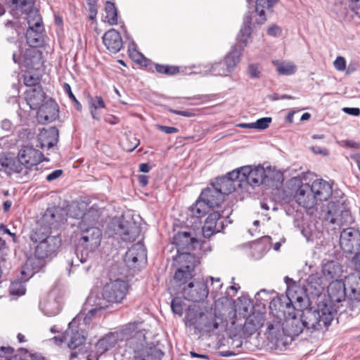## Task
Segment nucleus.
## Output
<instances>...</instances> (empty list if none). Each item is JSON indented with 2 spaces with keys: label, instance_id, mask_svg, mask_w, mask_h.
I'll list each match as a JSON object with an SVG mask.
<instances>
[{
  "label": "nucleus",
  "instance_id": "obj_1",
  "mask_svg": "<svg viewBox=\"0 0 360 360\" xmlns=\"http://www.w3.org/2000/svg\"><path fill=\"white\" fill-rule=\"evenodd\" d=\"M140 324L136 322L129 323L99 339L95 345L96 354L94 356V360H98L99 355L124 341L126 352L130 354L129 360H161L164 352L159 345L146 343V334L139 328ZM86 360H93L91 356L89 355Z\"/></svg>",
  "mask_w": 360,
  "mask_h": 360
},
{
  "label": "nucleus",
  "instance_id": "obj_2",
  "mask_svg": "<svg viewBox=\"0 0 360 360\" xmlns=\"http://www.w3.org/2000/svg\"><path fill=\"white\" fill-rule=\"evenodd\" d=\"M327 292L328 301L321 304L331 309L334 316L343 307L344 302H347L351 316L360 312V276L351 274L345 281H333L328 286Z\"/></svg>",
  "mask_w": 360,
  "mask_h": 360
},
{
  "label": "nucleus",
  "instance_id": "obj_3",
  "mask_svg": "<svg viewBox=\"0 0 360 360\" xmlns=\"http://www.w3.org/2000/svg\"><path fill=\"white\" fill-rule=\"evenodd\" d=\"M102 231L96 226L79 224L75 232V257L68 261L72 269L88 272L91 267L93 255L101 245Z\"/></svg>",
  "mask_w": 360,
  "mask_h": 360
},
{
  "label": "nucleus",
  "instance_id": "obj_4",
  "mask_svg": "<svg viewBox=\"0 0 360 360\" xmlns=\"http://www.w3.org/2000/svg\"><path fill=\"white\" fill-rule=\"evenodd\" d=\"M129 291L128 283L121 278H110L103 288L101 295L91 292L86 301V307H91L84 316V324H89L91 320L101 316L103 311L112 304L121 303L126 297Z\"/></svg>",
  "mask_w": 360,
  "mask_h": 360
},
{
  "label": "nucleus",
  "instance_id": "obj_5",
  "mask_svg": "<svg viewBox=\"0 0 360 360\" xmlns=\"http://www.w3.org/2000/svg\"><path fill=\"white\" fill-rule=\"evenodd\" d=\"M105 233L109 237L118 236L123 241H134L141 233V225L134 216L126 215L112 219L107 225Z\"/></svg>",
  "mask_w": 360,
  "mask_h": 360
},
{
  "label": "nucleus",
  "instance_id": "obj_6",
  "mask_svg": "<svg viewBox=\"0 0 360 360\" xmlns=\"http://www.w3.org/2000/svg\"><path fill=\"white\" fill-rule=\"evenodd\" d=\"M334 316L333 310L321 303L318 304L316 309L305 308L302 310L300 314L301 321L304 322L305 328L315 330L328 328Z\"/></svg>",
  "mask_w": 360,
  "mask_h": 360
},
{
  "label": "nucleus",
  "instance_id": "obj_7",
  "mask_svg": "<svg viewBox=\"0 0 360 360\" xmlns=\"http://www.w3.org/2000/svg\"><path fill=\"white\" fill-rule=\"evenodd\" d=\"M224 200V195L211 183L202 191L198 200L191 207V212L193 217L201 218L210 208L219 207Z\"/></svg>",
  "mask_w": 360,
  "mask_h": 360
},
{
  "label": "nucleus",
  "instance_id": "obj_8",
  "mask_svg": "<svg viewBox=\"0 0 360 360\" xmlns=\"http://www.w3.org/2000/svg\"><path fill=\"white\" fill-rule=\"evenodd\" d=\"M284 281L287 285L286 295L272 299L270 301L269 308L272 311H275L277 316H279V313H281L285 317L289 311L295 309L292 304L293 301L296 300L300 302L302 298L297 295V290L299 289L300 291L301 290L292 278L286 276Z\"/></svg>",
  "mask_w": 360,
  "mask_h": 360
},
{
  "label": "nucleus",
  "instance_id": "obj_9",
  "mask_svg": "<svg viewBox=\"0 0 360 360\" xmlns=\"http://www.w3.org/2000/svg\"><path fill=\"white\" fill-rule=\"evenodd\" d=\"M347 201L342 193L339 199L333 198L328 205V210L324 217L325 220L338 226L351 224L353 220Z\"/></svg>",
  "mask_w": 360,
  "mask_h": 360
},
{
  "label": "nucleus",
  "instance_id": "obj_10",
  "mask_svg": "<svg viewBox=\"0 0 360 360\" xmlns=\"http://www.w3.org/2000/svg\"><path fill=\"white\" fill-rule=\"evenodd\" d=\"M83 316L82 314H79L77 317L72 319L68 323V328L60 337L55 336L53 340L56 343L60 344L63 342H68V347L71 350L78 349L79 352H82V345L86 339V333L82 327V323H77V319Z\"/></svg>",
  "mask_w": 360,
  "mask_h": 360
},
{
  "label": "nucleus",
  "instance_id": "obj_11",
  "mask_svg": "<svg viewBox=\"0 0 360 360\" xmlns=\"http://www.w3.org/2000/svg\"><path fill=\"white\" fill-rule=\"evenodd\" d=\"M253 1L254 0H250V2L247 1L248 5ZM265 0H256L255 13L253 11H249L244 16L243 26L237 37L238 40L244 45L247 44L255 24L262 25L266 20L262 6Z\"/></svg>",
  "mask_w": 360,
  "mask_h": 360
},
{
  "label": "nucleus",
  "instance_id": "obj_12",
  "mask_svg": "<svg viewBox=\"0 0 360 360\" xmlns=\"http://www.w3.org/2000/svg\"><path fill=\"white\" fill-rule=\"evenodd\" d=\"M173 244L175 245L177 252L179 253V258L181 262L194 260L195 257L190 254V252L201 248L203 245L191 231H179L176 233L173 237Z\"/></svg>",
  "mask_w": 360,
  "mask_h": 360
},
{
  "label": "nucleus",
  "instance_id": "obj_13",
  "mask_svg": "<svg viewBox=\"0 0 360 360\" xmlns=\"http://www.w3.org/2000/svg\"><path fill=\"white\" fill-rule=\"evenodd\" d=\"M292 194L295 202L300 206L311 209L315 206L317 201L309 184H303L300 178H292L289 181Z\"/></svg>",
  "mask_w": 360,
  "mask_h": 360
},
{
  "label": "nucleus",
  "instance_id": "obj_14",
  "mask_svg": "<svg viewBox=\"0 0 360 360\" xmlns=\"http://www.w3.org/2000/svg\"><path fill=\"white\" fill-rule=\"evenodd\" d=\"M244 176V182H247L250 186L255 187L260 184H264L266 186H274L275 180L274 172L271 169L266 170L263 167L257 166L252 168L247 165L242 167Z\"/></svg>",
  "mask_w": 360,
  "mask_h": 360
},
{
  "label": "nucleus",
  "instance_id": "obj_15",
  "mask_svg": "<svg viewBox=\"0 0 360 360\" xmlns=\"http://www.w3.org/2000/svg\"><path fill=\"white\" fill-rule=\"evenodd\" d=\"M11 6L14 8L20 9L22 13L27 15V21L28 29L26 35L28 37L34 31L38 32V29L41 27L42 20L37 9L34 8L33 0H11Z\"/></svg>",
  "mask_w": 360,
  "mask_h": 360
},
{
  "label": "nucleus",
  "instance_id": "obj_16",
  "mask_svg": "<svg viewBox=\"0 0 360 360\" xmlns=\"http://www.w3.org/2000/svg\"><path fill=\"white\" fill-rule=\"evenodd\" d=\"M241 52L242 48L240 46H235L224 60L212 65L208 70L209 73L213 76H228L239 63Z\"/></svg>",
  "mask_w": 360,
  "mask_h": 360
},
{
  "label": "nucleus",
  "instance_id": "obj_17",
  "mask_svg": "<svg viewBox=\"0 0 360 360\" xmlns=\"http://www.w3.org/2000/svg\"><path fill=\"white\" fill-rule=\"evenodd\" d=\"M207 281L193 279L182 288V294L186 300L193 302H203L209 294Z\"/></svg>",
  "mask_w": 360,
  "mask_h": 360
},
{
  "label": "nucleus",
  "instance_id": "obj_18",
  "mask_svg": "<svg viewBox=\"0 0 360 360\" xmlns=\"http://www.w3.org/2000/svg\"><path fill=\"white\" fill-rule=\"evenodd\" d=\"M231 211L224 210L221 213L218 211L210 213L205 219L202 229V234L205 238H209L214 234L221 232L224 229V221L223 218H229Z\"/></svg>",
  "mask_w": 360,
  "mask_h": 360
},
{
  "label": "nucleus",
  "instance_id": "obj_19",
  "mask_svg": "<svg viewBox=\"0 0 360 360\" xmlns=\"http://www.w3.org/2000/svg\"><path fill=\"white\" fill-rule=\"evenodd\" d=\"M124 263L129 269L139 268L147 262V251L141 243L134 244L125 253Z\"/></svg>",
  "mask_w": 360,
  "mask_h": 360
},
{
  "label": "nucleus",
  "instance_id": "obj_20",
  "mask_svg": "<svg viewBox=\"0 0 360 360\" xmlns=\"http://www.w3.org/2000/svg\"><path fill=\"white\" fill-rule=\"evenodd\" d=\"M18 157L20 164H22V169H25L24 174H27V169L31 168L32 166L37 165L45 160L41 151L29 146H23L20 150Z\"/></svg>",
  "mask_w": 360,
  "mask_h": 360
},
{
  "label": "nucleus",
  "instance_id": "obj_21",
  "mask_svg": "<svg viewBox=\"0 0 360 360\" xmlns=\"http://www.w3.org/2000/svg\"><path fill=\"white\" fill-rule=\"evenodd\" d=\"M340 245L346 253L360 249V232L354 228L344 229L340 236Z\"/></svg>",
  "mask_w": 360,
  "mask_h": 360
},
{
  "label": "nucleus",
  "instance_id": "obj_22",
  "mask_svg": "<svg viewBox=\"0 0 360 360\" xmlns=\"http://www.w3.org/2000/svg\"><path fill=\"white\" fill-rule=\"evenodd\" d=\"M37 79L30 75L24 76V83L30 87L25 91V98L31 108H32V105H39L44 98V93L41 86H37Z\"/></svg>",
  "mask_w": 360,
  "mask_h": 360
},
{
  "label": "nucleus",
  "instance_id": "obj_23",
  "mask_svg": "<svg viewBox=\"0 0 360 360\" xmlns=\"http://www.w3.org/2000/svg\"><path fill=\"white\" fill-rule=\"evenodd\" d=\"M283 329L278 321L267 323V339L276 349H282L286 345Z\"/></svg>",
  "mask_w": 360,
  "mask_h": 360
},
{
  "label": "nucleus",
  "instance_id": "obj_24",
  "mask_svg": "<svg viewBox=\"0 0 360 360\" xmlns=\"http://www.w3.org/2000/svg\"><path fill=\"white\" fill-rule=\"evenodd\" d=\"M61 245L59 236L48 238L46 240L38 242L34 255L38 259H44L54 254Z\"/></svg>",
  "mask_w": 360,
  "mask_h": 360
},
{
  "label": "nucleus",
  "instance_id": "obj_25",
  "mask_svg": "<svg viewBox=\"0 0 360 360\" xmlns=\"http://www.w3.org/2000/svg\"><path fill=\"white\" fill-rule=\"evenodd\" d=\"M58 106L56 103L50 99L42 104L37 112L39 122L42 124L54 121L58 117Z\"/></svg>",
  "mask_w": 360,
  "mask_h": 360
},
{
  "label": "nucleus",
  "instance_id": "obj_26",
  "mask_svg": "<svg viewBox=\"0 0 360 360\" xmlns=\"http://www.w3.org/2000/svg\"><path fill=\"white\" fill-rule=\"evenodd\" d=\"M185 264H181L176 271L174 279L179 286L186 284L193 278L195 274V259L194 260L184 261Z\"/></svg>",
  "mask_w": 360,
  "mask_h": 360
},
{
  "label": "nucleus",
  "instance_id": "obj_27",
  "mask_svg": "<svg viewBox=\"0 0 360 360\" xmlns=\"http://www.w3.org/2000/svg\"><path fill=\"white\" fill-rule=\"evenodd\" d=\"M205 314V310L203 311L198 306L189 307L185 316L186 325L200 333L202 327V321L206 319Z\"/></svg>",
  "mask_w": 360,
  "mask_h": 360
},
{
  "label": "nucleus",
  "instance_id": "obj_28",
  "mask_svg": "<svg viewBox=\"0 0 360 360\" xmlns=\"http://www.w3.org/2000/svg\"><path fill=\"white\" fill-rule=\"evenodd\" d=\"M59 131L55 127H51L47 129L43 128L38 135V142L41 148H51L56 146L58 141Z\"/></svg>",
  "mask_w": 360,
  "mask_h": 360
},
{
  "label": "nucleus",
  "instance_id": "obj_29",
  "mask_svg": "<svg viewBox=\"0 0 360 360\" xmlns=\"http://www.w3.org/2000/svg\"><path fill=\"white\" fill-rule=\"evenodd\" d=\"M316 201H326L333 194L332 185L323 179H316L310 185Z\"/></svg>",
  "mask_w": 360,
  "mask_h": 360
},
{
  "label": "nucleus",
  "instance_id": "obj_30",
  "mask_svg": "<svg viewBox=\"0 0 360 360\" xmlns=\"http://www.w3.org/2000/svg\"><path fill=\"white\" fill-rule=\"evenodd\" d=\"M324 288L321 276L319 274H312L307 279L304 292L307 296L319 297L323 292Z\"/></svg>",
  "mask_w": 360,
  "mask_h": 360
},
{
  "label": "nucleus",
  "instance_id": "obj_31",
  "mask_svg": "<svg viewBox=\"0 0 360 360\" xmlns=\"http://www.w3.org/2000/svg\"><path fill=\"white\" fill-rule=\"evenodd\" d=\"M103 42L106 49L113 53L119 52L122 47L121 35L115 29H110L104 34Z\"/></svg>",
  "mask_w": 360,
  "mask_h": 360
},
{
  "label": "nucleus",
  "instance_id": "obj_32",
  "mask_svg": "<svg viewBox=\"0 0 360 360\" xmlns=\"http://www.w3.org/2000/svg\"><path fill=\"white\" fill-rule=\"evenodd\" d=\"M0 171L11 175L13 173H22L23 169L18 157L15 158L10 155H0Z\"/></svg>",
  "mask_w": 360,
  "mask_h": 360
},
{
  "label": "nucleus",
  "instance_id": "obj_33",
  "mask_svg": "<svg viewBox=\"0 0 360 360\" xmlns=\"http://www.w3.org/2000/svg\"><path fill=\"white\" fill-rule=\"evenodd\" d=\"M39 308L47 316H56L60 311V301L56 296L53 294H49L40 302Z\"/></svg>",
  "mask_w": 360,
  "mask_h": 360
},
{
  "label": "nucleus",
  "instance_id": "obj_34",
  "mask_svg": "<svg viewBox=\"0 0 360 360\" xmlns=\"http://www.w3.org/2000/svg\"><path fill=\"white\" fill-rule=\"evenodd\" d=\"M61 212V210L58 207H49L45 211L42 220L46 226L51 229H55L61 223H63L64 217Z\"/></svg>",
  "mask_w": 360,
  "mask_h": 360
},
{
  "label": "nucleus",
  "instance_id": "obj_35",
  "mask_svg": "<svg viewBox=\"0 0 360 360\" xmlns=\"http://www.w3.org/2000/svg\"><path fill=\"white\" fill-rule=\"evenodd\" d=\"M297 314L295 309L289 311L288 315L285 317L286 321V326L289 327V335H298L302 333L303 329L305 328L304 322L300 319H297Z\"/></svg>",
  "mask_w": 360,
  "mask_h": 360
},
{
  "label": "nucleus",
  "instance_id": "obj_36",
  "mask_svg": "<svg viewBox=\"0 0 360 360\" xmlns=\"http://www.w3.org/2000/svg\"><path fill=\"white\" fill-rule=\"evenodd\" d=\"M205 316L206 319L202 321V330L200 333H210L214 332V330L219 327V320L220 319L212 309L205 310Z\"/></svg>",
  "mask_w": 360,
  "mask_h": 360
},
{
  "label": "nucleus",
  "instance_id": "obj_37",
  "mask_svg": "<svg viewBox=\"0 0 360 360\" xmlns=\"http://www.w3.org/2000/svg\"><path fill=\"white\" fill-rule=\"evenodd\" d=\"M264 323V315L260 312H252L246 318L244 323V328L250 333H254L258 328L263 326Z\"/></svg>",
  "mask_w": 360,
  "mask_h": 360
},
{
  "label": "nucleus",
  "instance_id": "obj_38",
  "mask_svg": "<svg viewBox=\"0 0 360 360\" xmlns=\"http://www.w3.org/2000/svg\"><path fill=\"white\" fill-rule=\"evenodd\" d=\"M322 272L327 280L338 279L342 273V266L335 261H329L323 264Z\"/></svg>",
  "mask_w": 360,
  "mask_h": 360
},
{
  "label": "nucleus",
  "instance_id": "obj_39",
  "mask_svg": "<svg viewBox=\"0 0 360 360\" xmlns=\"http://www.w3.org/2000/svg\"><path fill=\"white\" fill-rule=\"evenodd\" d=\"M212 184L224 195V198L235 191L236 188L235 183L225 176L217 178Z\"/></svg>",
  "mask_w": 360,
  "mask_h": 360
},
{
  "label": "nucleus",
  "instance_id": "obj_40",
  "mask_svg": "<svg viewBox=\"0 0 360 360\" xmlns=\"http://www.w3.org/2000/svg\"><path fill=\"white\" fill-rule=\"evenodd\" d=\"M101 216L100 209L93 205L82 216V220L79 224H84L86 226H95Z\"/></svg>",
  "mask_w": 360,
  "mask_h": 360
},
{
  "label": "nucleus",
  "instance_id": "obj_41",
  "mask_svg": "<svg viewBox=\"0 0 360 360\" xmlns=\"http://www.w3.org/2000/svg\"><path fill=\"white\" fill-rule=\"evenodd\" d=\"M89 105L91 117L94 120H100L101 115L98 110L105 108V104L103 98L100 96L89 98Z\"/></svg>",
  "mask_w": 360,
  "mask_h": 360
},
{
  "label": "nucleus",
  "instance_id": "obj_42",
  "mask_svg": "<svg viewBox=\"0 0 360 360\" xmlns=\"http://www.w3.org/2000/svg\"><path fill=\"white\" fill-rule=\"evenodd\" d=\"M331 13L337 20H345L348 13L347 0H335L331 8Z\"/></svg>",
  "mask_w": 360,
  "mask_h": 360
},
{
  "label": "nucleus",
  "instance_id": "obj_43",
  "mask_svg": "<svg viewBox=\"0 0 360 360\" xmlns=\"http://www.w3.org/2000/svg\"><path fill=\"white\" fill-rule=\"evenodd\" d=\"M236 307L239 314L242 315L245 319L249 316V314H252V313L254 312V307L252 301L247 297L238 298V302Z\"/></svg>",
  "mask_w": 360,
  "mask_h": 360
},
{
  "label": "nucleus",
  "instance_id": "obj_44",
  "mask_svg": "<svg viewBox=\"0 0 360 360\" xmlns=\"http://www.w3.org/2000/svg\"><path fill=\"white\" fill-rule=\"evenodd\" d=\"M50 229L51 228L47 226H41L39 229H37L30 236L31 240L37 243L40 241L46 240L48 238L57 237L58 236H51Z\"/></svg>",
  "mask_w": 360,
  "mask_h": 360
},
{
  "label": "nucleus",
  "instance_id": "obj_45",
  "mask_svg": "<svg viewBox=\"0 0 360 360\" xmlns=\"http://www.w3.org/2000/svg\"><path fill=\"white\" fill-rule=\"evenodd\" d=\"M105 18L111 25L117 24V11L115 4L107 0L105 6Z\"/></svg>",
  "mask_w": 360,
  "mask_h": 360
},
{
  "label": "nucleus",
  "instance_id": "obj_46",
  "mask_svg": "<svg viewBox=\"0 0 360 360\" xmlns=\"http://www.w3.org/2000/svg\"><path fill=\"white\" fill-rule=\"evenodd\" d=\"M28 279H24V281L15 280L14 281H12L9 287L10 294L17 296L23 295L25 293L26 290L24 283Z\"/></svg>",
  "mask_w": 360,
  "mask_h": 360
},
{
  "label": "nucleus",
  "instance_id": "obj_47",
  "mask_svg": "<svg viewBox=\"0 0 360 360\" xmlns=\"http://www.w3.org/2000/svg\"><path fill=\"white\" fill-rule=\"evenodd\" d=\"M243 173V170L242 169V167L240 168H237L233 169V171L229 172L225 177L228 178L229 180H231L232 182L235 183L236 186H241L242 183L244 182V176H242Z\"/></svg>",
  "mask_w": 360,
  "mask_h": 360
},
{
  "label": "nucleus",
  "instance_id": "obj_48",
  "mask_svg": "<svg viewBox=\"0 0 360 360\" xmlns=\"http://www.w3.org/2000/svg\"><path fill=\"white\" fill-rule=\"evenodd\" d=\"M155 67L158 73L166 75H174L180 72L179 67L175 65L155 64Z\"/></svg>",
  "mask_w": 360,
  "mask_h": 360
},
{
  "label": "nucleus",
  "instance_id": "obj_49",
  "mask_svg": "<svg viewBox=\"0 0 360 360\" xmlns=\"http://www.w3.org/2000/svg\"><path fill=\"white\" fill-rule=\"evenodd\" d=\"M266 253V248L261 242H256L251 246V256L256 260L260 259Z\"/></svg>",
  "mask_w": 360,
  "mask_h": 360
},
{
  "label": "nucleus",
  "instance_id": "obj_50",
  "mask_svg": "<svg viewBox=\"0 0 360 360\" xmlns=\"http://www.w3.org/2000/svg\"><path fill=\"white\" fill-rule=\"evenodd\" d=\"M184 307L185 303L180 297H174L171 301V309L172 312L179 316L183 315Z\"/></svg>",
  "mask_w": 360,
  "mask_h": 360
},
{
  "label": "nucleus",
  "instance_id": "obj_51",
  "mask_svg": "<svg viewBox=\"0 0 360 360\" xmlns=\"http://www.w3.org/2000/svg\"><path fill=\"white\" fill-rule=\"evenodd\" d=\"M277 71L280 75H290L295 72L296 66L290 63H281L278 65Z\"/></svg>",
  "mask_w": 360,
  "mask_h": 360
},
{
  "label": "nucleus",
  "instance_id": "obj_52",
  "mask_svg": "<svg viewBox=\"0 0 360 360\" xmlns=\"http://www.w3.org/2000/svg\"><path fill=\"white\" fill-rule=\"evenodd\" d=\"M209 278L212 281L211 294L214 295V297L216 298L220 293V291L223 287V283L221 282V279L219 278H214L210 276Z\"/></svg>",
  "mask_w": 360,
  "mask_h": 360
},
{
  "label": "nucleus",
  "instance_id": "obj_53",
  "mask_svg": "<svg viewBox=\"0 0 360 360\" xmlns=\"http://www.w3.org/2000/svg\"><path fill=\"white\" fill-rule=\"evenodd\" d=\"M63 89L65 92L68 95L69 98L74 103L75 108L80 111L82 108L81 103L77 100L76 97L73 94L71 90V87L69 84L64 83Z\"/></svg>",
  "mask_w": 360,
  "mask_h": 360
},
{
  "label": "nucleus",
  "instance_id": "obj_54",
  "mask_svg": "<svg viewBox=\"0 0 360 360\" xmlns=\"http://www.w3.org/2000/svg\"><path fill=\"white\" fill-rule=\"evenodd\" d=\"M271 121H272L271 117H268L258 119L255 122H254L255 129L264 130L269 127Z\"/></svg>",
  "mask_w": 360,
  "mask_h": 360
},
{
  "label": "nucleus",
  "instance_id": "obj_55",
  "mask_svg": "<svg viewBox=\"0 0 360 360\" xmlns=\"http://www.w3.org/2000/svg\"><path fill=\"white\" fill-rule=\"evenodd\" d=\"M8 247L5 240L0 237V262H6V256Z\"/></svg>",
  "mask_w": 360,
  "mask_h": 360
},
{
  "label": "nucleus",
  "instance_id": "obj_56",
  "mask_svg": "<svg viewBox=\"0 0 360 360\" xmlns=\"http://www.w3.org/2000/svg\"><path fill=\"white\" fill-rule=\"evenodd\" d=\"M334 67L339 71H343L346 69V60L342 56H338L333 63Z\"/></svg>",
  "mask_w": 360,
  "mask_h": 360
},
{
  "label": "nucleus",
  "instance_id": "obj_57",
  "mask_svg": "<svg viewBox=\"0 0 360 360\" xmlns=\"http://www.w3.org/2000/svg\"><path fill=\"white\" fill-rule=\"evenodd\" d=\"M156 127L158 129L167 134H176L179 131V129L174 127H167L158 124L156 126Z\"/></svg>",
  "mask_w": 360,
  "mask_h": 360
},
{
  "label": "nucleus",
  "instance_id": "obj_58",
  "mask_svg": "<svg viewBox=\"0 0 360 360\" xmlns=\"http://www.w3.org/2000/svg\"><path fill=\"white\" fill-rule=\"evenodd\" d=\"M168 110L173 114L181 115V116L186 117H191L195 115V113H193L189 110H174V109H172V108H169Z\"/></svg>",
  "mask_w": 360,
  "mask_h": 360
},
{
  "label": "nucleus",
  "instance_id": "obj_59",
  "mask_svg": "<svg viewBox=\"0 0 360 360\" xmlns=\"http://www.w3.org/2000/svg\"><path fill=\"white\" fill-rule=\"evenodd\" d=\"M63 174L62 169H56L53 171L51 173L48 174L46 177L47 181H53V180L59 178Z\"/></svg>",
  "mask_w": 360,
  "mask_h": 360
},
{
  "label": "nucleus",
  "instance_id": "obj_60",
  "mask_svg": "<svg viewBox=\"0 0 360 360\" xmlns=\"http://www.w3.org/2000/svg\"><path fill=\"white\" fill-rule=\"evenodd\" d=\"M281 28L276 25H271L267 30V34L272 37L279 36L281 34Z\"/></svg>",
  "mask_w": 360,
  "mask_h": 360
},
{
  "label": "nucleus",
  "instance_id": "obj_61",
  "mask_svg": "<svg viewBox=\"0 0 360 360\" xmlns=\"http://www.w3.org/2000/svg\"><path fill=\"white\" fill-rule=\"evenodd\" d=\"M249 73L251 78L259 77V71L257 65L252 64L249 65Z\"/></svg>",
  "mask_w": 360,
  "mask_h": 360
},
{
  "label": "nucleus",
  "instance_id": "obj_62",
  "mask_svg": "<svg viewBox=\"0 0 360 360\" xmlns=\"http://www.w3.org/2000/svg\"><path fill=\"white\" fill-rule=\"evenodd\" d=\"M342 111L348 115L354 116H359L360 115V110L358 108L345 107L342 108Z\"/></svg>",
  "mask_w": 360,
  "mask_h": 360
},
{
  "label": "nucleus",
  "instance_id": "obj_63",
  "mask_svg": "<svg viewBox=\"0 0 360 360\" xmlns=\"http://www.w3.org/2000/svg\"><path fill=\"white\" fill-rule=\"evenodd\" d=\"M1 128L5 131H11L13 129V124L9 120L5 119L1 122Z\"/></svg>",
  "mask_w": 360,
  "mask_h": 360
},
{
  "label": "nucleus",
  "instance_id": "obj_64",
  "mask_svg": "<svg viewBox=\"0 0 360 360\" xmlns=\"http://www.w3.org/2000/svg\"><path fill=\"white\" fill-rule=\"evenodd\" d=\"M354 269L360 272V252L356 253L352 259Z\"/></svg>",
  "mask_w": 360,
  "mask_h": 360
}]
</instances>
